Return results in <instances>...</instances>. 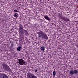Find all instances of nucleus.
<instances>
[{
  "instance_id": "obj_5",
  "label": "nucleus",
  "mask_w": 78,
  "mask_h": 78,
  "mask_svg": "<svg viewBox=\"0 0 78 78\" xmlns=\"http://www.w3.org/2000/svg\"><path fill=\"white\" fill-rule=\"evenodd\" d=\"M70 75H73V74H78V71L76 69L74 70L73 71L71 70L70 71Z\"/></svg>"
},
{
  "instance_id": "obj_11",
  "label": "nucleus",
  "mask_w": 78,
  "mask_h": 78,
  "mask_svg": "<svg viewBox=\"0 0 78 78\" xmlns=\"http://www.w3.org/2000/svg\"><path fill=\"white\" fill-rule=\"evenodd\" d=\"M58 16H59V18L61 19L62 20L64 17V16H62V15H61V14H59L58 15Z\"/></svg>"
},
{
  "instance_id": "obj_10",
  "label": "nucleus",
  "mask_w": 78,
  "mask_h": 78,
  "mask_svg": "<svg viewBox=\"0 0 78 78\" xmlns=\"http://www.w3.org/2000/svg\"><path fill=\"white\" fill-rule=\"evenodd\" d=\"M24 33H25V35H26V36L28 35V31H27L25 30H24V31H23V34H24Z\"/></svg>"
},
{
  "instance_id": "obj_1",
  "label": "nucleus",
  "mask_w": 78,
  "mask_h": 78,
  "mask_svg": "<svg viewBox=\"0 0 78 78\" xmlns=\"http://www.w3.org/2000/svg\"><path fill=\"white\" fill-rule=\"evenodd\" d=\"M37 33L38 34V37H41L42 38V39H44L46 40L48 39V38L47 35L46 34L44 33V32H38Z\"/></svg>"
},
{
  "instance_id": "obj_12",
  "label": "nucleus",
  "mask_w": 78,
  "mask_h": 78,
  "mask_svg": "<svg viewBox=\"0 0 78 78\" xmlns=\"http://www.w3.org/2000/svg\"><path fill=\"white\" fill-rule=\"evenodd\" d=\"M40 49L42 50V51H44L45 50V47H42L40 48Z\"/></svg>"
},
{
  "instance_id": "obj_17",
  "label": "nucleus",
  "mask_w": 78,
  "mask_h": 78,
  "mask_svg": "<svg viewBox=\"0 0 78 78\" xmlns=\"http://www.w3.org/2000/svg\"><path fill=\"white\" fill-rule=\"evenodd\" d=\"M11 47H13V44H11Z\"/></svg>"
},
{
  "instance_id": "obj_14",
  "label": "nucleus",
  "mask_w": 78,
  "mask_h": 78,
  "mask_svg": "<svg viewBox=\"0 0 78 78\" xmlns=\"http://www.w3.org/2000/svg\"><path fill=\"white\" fill-rule=\"evenodd\" d=\"M53 75L54 76H56V71H54L53 72Z\"/></svg>"
},
{
  "instance_id": "obj_6",
  "label": "nucleus",
  "mask_w": 78,
  "mask_h": 78,
  "mask_svg": "<svg viewBox=\"0 0 78 78\" xmlns=\"http://www.w3.org/2000/svg\"><path fill=\"white\" fill-rule=\"evenodd\" d=\"M24 30V29H23V27L22 26L20 27L19 28V31L20 32V33H21L23 34Z\"/></svg>"
},
{
  "instance_id": "obj_9",
  "label": "nucleus",
  "mask_w": 78,
  "mask_h": 78,
  "mask_svg": "<svg viewBox=\"0 0 78 78\" xmlns=\"http://www.w3.org/2000/svg\"><path fill=\"white\" fill-rule=\"evenodd\" d=\"M62 20H63L65 22H68V21H69V20L68 19V18L67 17H64L63 19Z\"/></svg>"
},
{
  "instance_id": "obj_3",
  "label": "nucleus",
  "mask_w": 78,
  "mask_h": 78,
  "mask_svg": "<svg viewBox=\"0 0 78 78\" xmlns=\"http://www.w3.org/2000/svg\"><path fill=\"white\" fill-rule=\"evenodd\" d=\"M18 63L20 65H25V62L22 59H19L17 60Z\"/></svg>"
},
{
  "instance_id": "obj_13",
  "label": "nucleus",
  "mask_w": 78,
  "mask_h": 78,
  "mask_svg": "<svg viewBox=\"0 0 78 78\" xmlns=\"http://www.w3.org/2000/svg\"><path fill=\"white\" fill-rule=\"evenodd\" d=\"M21 48V47H18L17 48V50H18V51H20Z\"/></svg>"
},
{
  "instance_id": "obj_7",
  "label": "nucleus",
  "mask_w": 78,
  "mask_h": 78,
  "mask_svg": "<svg viewBox=\"0 0 78 78\" xmlns=\"http://www.w3.org/2000/svg\"><path fill=\"white\" fill-rule=\"evenodd\" d=\"M0 78H8V77L5 74H2L1 75Z\"/></svg>"
},
{
  "instance_id": "obj_15",
  "label": "nucleus",
  "mask_w": 78,
  "mask_h": 78,
  "mask_svg": "<svg viewBox=\"0 0 78 78\" xmlns=\"http://www.w3.org/2000/svg\"><path fill=\"white\" fill-rule=\"evenodd\" d=\"M14 16L15 17H16V18L18 17V16L17 14H16V13L14 14Z\"/></svg>"
},
{
  "instance_id": "obj_2",
  "label": "nucleus",
  "mask_w": 78,
  "mask_h": 78,
  "mask_svg": "<svg viewBox=\"0 0 78 78\" xmlns=\"http://www.w3.org/2000/svg\"><path fill=\"white\" fill-rule=\"evenodd\" d=\"M2 66L3 67V68L5 70H7L9 72L11 71V69L9 68V67L7 65V64L3 63L2 64Z\"/></svg>"
},
{
  "instance_id": "obj_20",
  "label": "nucleus",
  "mask_w": 78,
  "mask_h": 78,
  "mask_svg": "<svg viewBox=\"0 0 78 78\" xmlns=\"http://www.w3.org/2000/svg\"><path fill=\"white\" fill-rule=\"evenodd\" d=\"M22 78H23V77Z\"/></svg>"
},
{
  "instance_id": "obj_16",
  "label": "nucleus",
  "mask_w": 78,
  "mask_h": 78,
  "mask_svg": "<svg viewBox=\"0 0 78 78\" xmlns=\"http://www.w3.org/2000/svg\"><path fill=\"white\" fill-rule=\"evenodd\" d=\"M14 12H18V11H17V10H14L13 11Z\"/></svg>"
},
{
  "instance_id": "obj_19",
  "label": "nucleus",
  "mask_w": 78,
  "mask_h": 78,
  "mask_svg": "<svg viewBox=\"0 0 78 78\" xmlns=\"http://www.w3.org/2000/svg\"><path fill=\"white\" fill-rule=\"evenodd\" d=\"M77 47H78V46H77Z\"/></svg>"
},
{
  "instance_id": "obj_18",
  "label": "nucleus",
  "mask_w": 78,
  "mask_h": 78,
  "mask_svg": "<svg viewBox=\"0 0 78 78\" xmlns=\"http://www.w3.org/2000/svg\"><path fill=\"white\" fill-rule=\"evenodd\" d=\"M35 72H37V70H35Z\"/></svg>"
},
{
  "instance_id": "obj_4",
  "label": "nucleus",
  "mask_w": 78,
  "mask_h": 78,
  "mask_svg": "<svg viewBox=\"0 0 78 78\" xmlns=\"http://www.w3.org/2000/svg\"><path fill=\"white\" fill-rule=\"evenodd\" d=\"M27 78H37V77H36L35 75L34 74L28 73L27 75Z\"/></svg>"
},
{
  "instance_id": "obj_8",
  "label": "nucleus",
  "mask_w": 78,
  "mask_h": 78,
  "mask_svg": "<svg viewBox=\"0 0 78 78\" xmlns=\"http://www.w3.org/2000/svg\"><path fill=\"white\" fill-rule=\"evenodd\" d=\"M43 17L44 18H45V19L47 20H48V21H50V18L48 16L46 15H43Z\"/></svg>"
}]
</instances>
